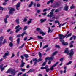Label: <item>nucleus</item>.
<instances>
[{
	"mask_svg": "<svg viewBox=\"0 0 76 76\" xmlns=\"http://www.w3.org/2000/svg\"><path fill=\"white\" fill-rule=\"evenodd\" d=\"M55 12H56V13H57V12H59V10H58V9H57L55 11Z\"/></svg>",
	"mask_w": 76,
	"mask_h": 76,
	"instance_id": "43",
	"label": "nucleus"
},
{
	"mask_svg": "<svg viewBox=\"0 0 76 76\" xmlns=\"http://www.w3.org/2000/svg\"><path fill=\"white\" fill-rule=\"evenodd\" d=\"M58 63H59V62H57L54 65H53L52 66V67L50 68L51 70H52V71L53 70V67H56V66L57 64H58Z\"/></svg>",
	"mask_w": 76,
	"mask_h": 76,
	"instance_id": "9",
	"label": "nucleus"
},
{
	"mask_svg": "<svg viewBox=\"0 0 76 76\" xmlns=\"http://www.w3.org/2000/svg\"><path fill=\"white\" fill-rule=\"evenodd\" d=\"M10 47H12L13 45V43L12 42H10Z\"/></svg>",
	"mask_w": 76,
	"mask_h": 76,
	"instance_id": "44",
	"label": "nucleus"
},
{
	"mask_svg": "<svg viewBox=\"0 0 76 76\" xmlns=\"http://www.w3.org/2000/svg\"><path fill=\"white\" fill-rule=\"evenodd\" d=\"M67 23V22H66L63 23L62 24H60L59 25V28H61V26H63V25H65V24H66V23Z\"/></svg>",
	"mask_w": 76,
	"mask_h": 76,
	"instance_id": "25",
	"label": "nucleus"
},
{
	"mask_svg": "<svg viewBox=\"0 0 76 76\" xmlns=\"http://www.w3.org/2000/svg\"><path fill=\"white\" fill-rule=\"evenodd\" d=\"M26 76V74L25 73L23 74L22 75H21L20 76Z\"/></svg>",
	"mask_w": 76,
	"mask_h": 76,
	"instance_id": "63",
	"label": "nucleus"
},
{
	"mask_svg": "<svg viewBox=\"0 0 76 76\" xmlns=\"http://www.w3.org/2000/svg\"><path fill=\"white\" fill-rule=\"evenodd\" d=\"M73 47V44H70V48H72Z\"/></svg>",
	"mask_w": 76,
	"mask_h": 76,
	"instance_id": "57",
	"label": "nucleus"
},
{
	"mask_svg": "<svg viewBox=\"0 0 76 76\" xmlns=\"http://www.w3.org/2000/svg\"><path fill=\"white\" fill-rule=\"evenodd\" d=\"M58 53V52L57 51H56L53 53V56H55L56 54H57Z\"/></svg>",
	"mask_w": 76,
	"mask_h": 76,
	"instance_id": "31",
	"label": "nucleus"
},
{
	"mask_svg": "<svg viewBox=\"0 0 76 76\" xmlns=\"http://www.w3.org/2000/svg\"><path fill=\"white\" fill-rule=\"evenodd\" d=\"M38 54L40 58H41V57H42V55L41 53L40 52H39Z\"/></svg>",
	"mask_w": 76,
	"mask_h": 76,
	"instance_id": "38",
	"label": "nucleus"
},
{
	"mask_svg": "<svg viewBox=\"0 0 76 76\" xmlns=\"http://www.w3.org/2000/svg\"><path fill=\"white\" fill-rule=\"evenodd\" d=\"M25 34V35H28V34L26 33V31H24V32L20 34L21 36V37H23V36Z\"/></svg>",
	"mask_w": 76,
	"mask_h": 76,
	"instance_id": "19",
	"label": "nucleus"
},
{
	"mask_svg": "<svg viewBox=\"0 0 76 76\" xmlns=\"http://www.w3.org/2000/svg\"><path fill=\"white\" fill-rule=\"evenodd\" d=\"M69 7V6L67 5H66L64 7V10H65L66 11H67L68 10V8Z\"/></svg>",
	"mask_w": 76,
	"mask_h": 76,
	"instance_id": "16",
	"label": "nucleus"
},
{
	"mask_svg": "<svg viewBox=\"0 0 76 76\" xmlns=\"http://www.w3.org/2000/svg\"><path fill=\"white\" fill-rule=\"evenodd\" d=\"M33 39V38H32V37H30V39H27V41H29L30 40H31V39Z\"/></svg>",
	"mask_w": 76,
	"mask_h": 76,
	"instance_id": "48",
	"label": "nucleus"
},
{
	"mask_svg": "<svg viewBox=\"0 0 76 76\" xmlns=\"http://www.w3.org/2000/svg\"><path fill=\"white\" fill-rule=\"evenodd\" d=\"M10 54L9 51H7V53H5L4 54L3 56V57L4 58V59H6L7 57V56H9V54Z\"/></svg>",
	"mask_w": 76,
	"mask_h": 76,
	"instance_id": "5",
	"label": "nucleus"
},
{
	"mask_svg": "<svg viewBox=\"0 0 76 76\" xmlns=\"http://www.w3.org/2000/svg\"><path fill=\"white\" fill-rule=\"evenodd\" d=\"M48 33H50V32H52V31L51 30V29L50 28V27H48Z\"/></svg>",
	"mask_w": 76,
	"mask_h": 76,
	"instance_id": "35",
	"label": "nucleus"
},
{
	"mask_svg": "<svg viewBox=\"0 0 76 76\" xmlns=\"http://www.w3.org/2000/svg\"><path fill=\"white\" fill-rule=\"evenodd\" d=\"M48 45H49L48 44L46 45H45L43 47V48H47L48 47Z\"/></svg>",
	"mask_w": 76,
	"mask_h": 76,
	"instance_id": "45",
	"label": "nucleus"
},
{
	"mask_svg": "<svg viewBox=\"0 0 76 76\" xmlns=\"http://www.w3.org/2000/svg\"><path fill=\"white\" fill-rule=\"evenodd\" d=\"M69 33V31H68L67 32V33L66 34L65 36L63 34H59V39H60V41L62 42V44L63 45H64L66 46V45H68V43L67 42H64V41L63 40V39H64V38L66 37L67 35V34H68Z\"/></svg>",
	"mask_w": 76,
	"mask_h": 76,
	"instance_id": "1",
	"label": "nucleus"
},
{
	"mask_svg": "<svg viewBox=\"0 0 76 76\" xmlns=\"http://www.w3.org/2000/svg\"><path fill=\"white\" fill-rule=\"evenodd\" d=\"M30 21L28 22L27 23L28 24H29V23H31V22H32V19H29Z\"/></svg>",
	"mask_w": 76,
	"mask_h": 76,
	"instance_id": "30",
	"label": "nucleus"
},
{
	"mask_svg": "<svg viewBox=\"0 0 76 76\" xmlns=\"http://www.w3.org/2000/svg\"><path fill=\"white\" fill-rule=\"evenodd\" d=\"M18 28V29L20 31V30H22V27H20V26L19 25H17L15 28V29H17Z\"/></svg>",
	"mask_w": 76,
	"mask_h": 76,
	"instance_id": "13",
	"label": "nucleus"
},
{
	"mask_svg": "<svg viewBox=\"0 0 76 76\" xmlns=\"http://www.w3.org/2000/svg\"><path fill=\"white\" fill-rule=\"evenodd\" d=\"M3 36H1L0 37V45H1V44H4L5 43H6V39H4L3 43H2V41H3V39H4Z\"/></svg>",
	"mask_w": 76,
	"mask_h": 76,
	"instance_id": "4",
	"label": "nucleus"
},
{
	"mask_svg": "<svg viewBox=\"0 0 76 76\" xmlns=\"http://www.w3.org/2000/svg\"><path fill=\"white\" fill-rule=\"evenodd\" d=\"M42 59L39 58V59L38 61V62H39V61H42Z\"/></svg>",
	"mask_w": 76,
	"mask_h": 76,
	"instance_id": "64",
	"label": "nucleus"
},
{
	"mask_svg": "<svg viewBox=\"0 0 76 76\" xmlns=\"http://www.w3.org/2000/svg\"><path fill=\"white\" fill-rule=\"evenodd\" d=\"M72 35V33H70L66 37V38H68V37H70V36H71Z\"/></svg>",
	"mask_w": 76,
	"mask_h": 76,
	"instance_id": "37",
	"label": "nucleus"
},
{
	"mask_svg": "<svg viewBox=\"0 0 76 76\" xmlns=\"http://www.w3.org/2000/svg\"><path fill=\"white\" fill-rule=\"evenodd\" d=\"M17 42L18 44H19V43H20V38H18L17 39Z\"/></svg>",
	"mask_w": 76,
	"mask_h": 76,
	"instance_id": "26",
	"label": "nucleus"
},
{
	"mask_svg": "<svg viewBox=\"0 0 76 76\" xmlns=\"http://www.w3.org/2000/svg\"><path fill=\"white\" fill-rule=\"evenodd\" d=\"M64 53H66V54H69V49H68V48H66L65 49Z\"/></svg>",
	"mask_w": 76,
	"mask_h": 76,
	"instance_id": "11",
	"label": "nucleus"
},
{
	"mask_svg": "<svg viewBox=\"0 0 76 76\" xmlns=\"http://www.w3.org/2000/svg\"><path fill=\"white\" fill-rule=\"evenodd\" d=\"M48 10V9H44L43 10V12H46V11Z\"/></svg>",
	"mask_w": 76,
	"mask_h": 76,
	"instance_id": "59",
	"label": "nucleus"
},
{
	"mask_svg": "<svg viewBox=\"0 0 76 76\" xmlns=\"http://www.w3.org/2000/svg\"><path fill=\"white\" fill-rule=\"evenodd\" d=\"M36 30L37 31H39L38 32L40 33V34H42V36H44V35H46V33L42 32V30H41L40 28H36Z\"/></svg>",
	"mask_w": 76,
	"mask_h": 76,
	"instance_id": "3",
	"label": "nucleus"
},
{
	"mask_svg": "<svg viewBox=\"0 0 76 76\" xmlns=\"http://www.w3.org/2000/svg\"><path fill=\"white\" fill-rule=\"evenodd\" d=\"M20 70H21L22 72H25V70H26V69H23V68H20Z\"/></svg>",
	"mask_w": 76,
	"mask_h": 76,
	"instance_id": "32",
	"label": "nucleus"
},
{
	"mask_svg": "<svg viewBox=\"0 0 76 76\" xmlns=\"http://www.w3.org/2000/svg\"><path fill=\"white\" fill-rule=\"evenodd\" d=\"M9 39L11 42H13V37L12 36L10 37Z\"/></svg>",
	"mask_w": 76,
	"mask_h": 76,
	"instance_id": "23",
	"label": "nucleus"
},
{
	"mask_svg": "<svg viewBox=\"0 0 76 76\" xmlns=\"http://www.w3.org/2000/svg\"><path fill=\"white\" fill-rule=\"evenodd\" d=\"M37 37L38 38V39H43V37H42L41 36H37Z\"/></svg>",
	"mask_w": 76,
	"mask_h": 76,
	"instance_id": "33",
	"label": "nucleus"
},
{
	"mask_svg": "<svg viewBox=\"0 0 76 76\" xmlns=\"http://www.w3.org/2000/svg\"><path fill=\"white\" fill-rule=\"evenodd\" d=\"M20 2H18L17 3V5H16V9L17 10H19V7H20Z\"/></svg>",
	"mask_w": 76,
	"mask_h": 76,
	"instance_id": "12",
	"label": "nucleus"
},
{
	"mask_svg": "<svg viewBox=\"0 0 76 76\" xmlns=\"http://www.w3.org/2000/svg\"><path fill=\"white\" fill-rule=\"evenodd\" d=\"M25 63L23 62V60H22L21 61V64L20 66V67H24V66H25Z\"/></svg>",
	"mask_w": 76,
	"mask_h": 76,
	"instance_id": "14",
	"label": "nucleus"
},
{
	"mask_svg": "<svg viewBox=\"0 0 76 76\" xmlns=\"http://www.w3.org/2000/svg\"><path fill=\"white\" fill-rule=\"evenodd\" d=\"M41 6V4L39 3H38L37 4V7H39Z\"/></svg>",
	"mask_w": 76,
	"mask_h": 76,
	"instance_id": "39",
	"label": "nucleus"
},
{
	"mask_svg": "<svg viewBox=\"0 0 76 76\" xmlns=\"http://www.w3.org/2000/svg\"><path fill=\"white\" fill-rule=\"evenodd\" d=\"M0 32L1 33H2V32H3V29L2 28H0Z\"/></svg>",
	"mask_w": 76,
	"mask_h": 76,
	"instance_id": "58",
	"label": "nucleus"
},
{
	"mask_svg": "<svg viewBox=\"0 0 76 76\" xmlns=\"http://www.w3.org/2000/svg\"><path fill=\"white\" fill-rule=\"evenodd\" d=\"M54 58L53 56H51V57H48L46 58V60H53Z\"/></svg>",
	"mask_w": 76,
	"mask_h": 76,
	"instance_id": "10",
	"label": "nucleus"
},
{
	"mask_svg": "<svg viewBox=\"0 0 76 76\" xmlns=\"http://www.w3.org/2000/svg\"><path fill=\"white\" fill-rule=\"evenodd\" d=\"M9 9L10 10V11L9 12V14L10 15V14H12L13 13V12H14L15 10L14 8H9Z\"/></svg>",
	"mask_w": 76,
	"mask_h": 76,
	"instance_id": "6",
	"label": "nucleus"
},
{
	"mask_svg": "<svg viewBox=\"0 0 76 76\" xmlns=\"http://www.w3.org/2000/svg\"><path fill=\"white\" fill-rule=\"evenodd\" d=\"M27 39H28V37H25L24 39V41H26V40H27Z\"/></svg>",
	"mask_w": 76,
	"mask_h": 76,
	"instance_id": "55",
	"label": "nucleus"
},
{
	"mask_svg": "<svg viewBox=\"0 0 76 76\" xmlns=\"http://www.w3.org/2000/svg\"><path fill=\"white\" fill-rule=\"evenodd\" d=\"M24 45H25V43H23L21 46L19 48H22L24 47Z\"/></svg>",
	"mask_w": 76,
	"mask_h": 76,
	"instance_id": "46",
	"label": "nucleus"
},
{
	"mask_svg": "<svg viewBox=\"0 0 76 76\" xmlns=\"http://www.w3.org/2000/svg\"><path fill=\"white\" fill-rule=\"evenodd\" d=\"M15 56V54H14V53H12V56H11V58H12V57H14Z\"/></svg>",
	"mask_w": 76,
	"mask_h": 76,
	"instance_id": "47",
	"label": "nucleus"
},
{
	"mask_svg": "<svg viewBox=\"0 0 76 76\" xmlns=\"http://www.w3.org/2000/svg\"><path fill=\"white\" fill-rule=\"evenodd\" d=\"M50 18H52V17H53V16H54V13L53 12H51L50 13Z\"/></svg>",
	"mask_w": 76,
	"mask_h": 76,
	"instance_id": "21",
	"label": "nucleus"
},
{
	"mask_svg": "<svg viewBox=\"0 0 76 76\" xmlns=\"http://www.w3.org/2000/svg\"><path fill=\"white\" fill-rule=\"evenodd\" d=\"M75 8V7L74 6H71L70 7L71 9H74Z\"/></svg>",
	"mask_w": 76,
	"mask_h": 76,
	"instance_id": "60",
	"label": "nucleus"
},
{
	"mask_svg": "<svg viewBox=\"0 0 76 76\" xmlns=\"http://www.w3.org/2000/svg\"><path fill=\"white\" fill-rule=\"evenodd\" d=\"M64 73H66V69H67V67L65 66L64 67Z\"/></svg>",
	"mask_w": 76,
	"mask_h": 76,
	"instance_id": "28",
	"label": "nucleus"
},
{
	"mask_svg": "<svg viewBox=\"0 0 76 76\" xmlns=\"http://www.w3.org/2000/svg\"><path fill=\"white\" fill-rule=\"evenodd\" d=\"M40 69L41 70H42L43 69H45V67H41L40 68Z\"/></svg>",
	"mask_w": 76,
	"mask_h": 76,
	"instance_id": "62",
	"label": "nucleus"
},
{
	"mask_svg": "<svg viewBox=\"0 0 76 76\" xmlns=\"http://www.w3.org/2000/svg\"><path fill=\"white\" fill-rule=\"evenodd\" d=\"M61 3L60 2H56L54 6V7H58L60 5Z\"/></svg>",
	"mask_w": 76,
	"mask_h": 76,
	"instance_id": "8",
	"label": "nucleus"
},
{
	"mask_svg": "<svg viewBox=\"0 0 76 76\" xmlns=\"http://www.w3.org/2000/svg\"><path fill=\"white\" fill-rule=\"evenodd\" d=\"M0 68L1 69V71H3V70L5 69L4 68V67H3V64H1L0 65Z\"/></svg>",
	"mask_w": 76,
	"mask_h": 76,
	"instance_id": "15",
	"label": "nucleus"
},
{
	"mask_svg": "<svg viewBox=\"0 0 76 76\" xmlns=\"http://www.w3.org/2000/svg\"><path fill=\"white\" fill-rule=\"evenodd\" d=\"M47 20L46 19H41L40 20V21L41 22V23H43V22H45Z\"/></svg>",
	"mask_w": 76,
	"mask_h": 76,
	"instance_id": "20",
	"label": "nucleus"
},
{
	"mask_svg": "<svg viewBox=\"0 0 76 76\" xmlns=\"http://www.w3.org/2000/svg\"><path fill=\"white\" fill-rule=\"evenodd\" d=\"M33 61H38V60L37 58H35L33 59Z\"/></svg>",
	"mask_w": 76,
	"mask_h": 76,
	"instance_id": "41",
	"label": "nucleus"
},
{
	"mask_svg": "<svg viewBox=\"0 0 76 76\" xmlns=\"http://www.w3.org/2000/svg\"><path fill=\"white\" fill-rule=\"evenodd\" d=\"M4 8L3 7L0 6V10H3L4 9Z\"/></svg>",
	"mask_w": 76,
	"mask_h": 76,
	"instance_id": "53",
	"label": "nucleus"
},
{
	"mask_svg": "<svg viewBox=\"0 0 76 76\" xmlns=\"http://www.w3.org/2000/svg\"><path fill=\"white\" fill-rule=\"evenodd\" d=\"M27 28H28V26H25L24 27V28L23 29V31H25V30H26V29H27Z\"/></svg>",
	"mask_w": 76,
	"mask_h": 76,
	"instance_id": "36",
	"label": "nucleus"
},
{
	"mask_svg": "<svg viewBox=\"0 0 76 76\" xmlns=\"http://www.w3.org/2000/svg\"><path fill=\"white\" fill-rule=\"evenodd\" d=\"M7 18H5L4 19V22H5V23H8V22L7 21Z\"/></svg>",
	"mask_w": 76,
	"mask_h": 76,
	"instance_id": "34",
	"label": "nucleus"
},
{
	"mask_svg": "<svg viewBox=\"0 0 76 76\" xmlns=\"http://www.w3.org/2000/svg\"><path fill=\"white\" fill-rule=\"evenodd\" d=\"M23 56L26 58H28L29 57V55L28 54H24Z\"/></svg>",
	"mask_w": 76,
	"mask_h": 76,
	"instance_id": "24",
	"label": "nucleus"
},
{
	"mask_svg": "<svg viewBox=\"0 0 76 76\" xmlns=\"http://www.w3.org/2000/svg\"><path fill=\"white\" fill-rule=\"evenodd\" d=\"M15 22L17 25H19V18H18L17 19H16Z\"/></svg>",
	"mask_w": 76,
	"mask_h": 76,
	"instance_id": "17",
	"label": "nucleus"
},
{
	"mask_svg": "<svg viewBox=\"0 0 76 76\" xmlns=\"http://www.w3.org/2000/svg\"><path fill=\"white\" fill-rule=\"evenodd\" d=\"M72 61H70L68 63H67L66 64V65L67 66H68V65H69V64H72Z\"/></svg>",
	"mask_w": 76,
	"mask_h": 76,
	"instance_id": "27",
	"label": "nucleus"
},
{
	"mask_svg": "<svg viewBox=\"0 0 76 76\" xmlns=\"http://www.w3.org/2000/svg\"><path fill=\"white\" fill-rule=\"evenodd\" d=\"M73 51V49H72L70 51L69 53H68V54H69V56H72L74 54V52Z\"/></svg>",
	"mask_w": 76,
	"mask_h": 76,
	"instance_id": "7",
	"label": "nucleus"
},
{
	"mask_svg": "<svg viewBox=\"0 0 76 76\" xmlns=\"http://www.w3.org/2000/svg\"><path fill=\"white\" fill-rule=\"evenodd\" d=\"M20 31L18 29H16V31H15V33H18V32H19Z\"/></svg>",
	"mask_w": 76,
	"mask_h": 76,
	"instance_id": "52",
	"label": "nucleus"
},
{
	"mask_svg": "<svg viewBox=\"0 0 76 76\" xmlns=\"http://www.w3.org/2000/svg\"><path fill=\"white\" fill-rule=\"evenodd\" d=\"M45 60H46L42 64V66H44L45 65L46 63L47 62V60H46V58L45 59Z\"/></svg>",
	"mask_w": 76,
	"mask_h": 76,
	"instance_id": "22",
	"label": "nucleus"
},
{
	"mask_svg": "<svg viewBox=\"0 0 76 76\" xmlns=\"http://www.w3.org/2000/svg\"><path fill=\"white\" fill-rule=\"evenodd\" d=\"M72 37H73V38L74 39V40H76V36H75V35H73L72 36Z\"/></svg>",
	"mask_w": 76,
	"mask_h": 76,
	"instance_id": "40",
	"label": "nucleus"
},
{
	"mask_svg": "<svg viewBox=\"0 0 76 76\" xmlns=\"http://www.w3.org/2000/svg\"><path fill=\"white\" fill-rule=\"evenodd\" d=\"M9 16H10V15H6V18L7 19V18H9Z\"/></svg>",
	"mask_w": 76,
	"mask_h": 76,
	"instance_id": "61",
	"label": "nucleus"
},
{
	"mask_svg": "<svg viewBox=\"0 0 76 76\" xmlns=\"http://www.w3.org/2000/svg\"><path fill=\"white\" fill-rule=\"evenodd\" d=\"M34 69H30L27 72V73H32V72H34Z\"/></svg>",
	"mask_w": 76,
	"mask_h": 76,
	"instance_id": "18",
	"label": "nucleus"
},
{
	"mask_svg": "<svg viewBox=\"0 0 76 76\" xmlns=\"http://www.w3.org/2000/svg\"><path fill=\"white\" fill-rule=\"evenodd\" d=\"M15 69H13L12 68H10L6 72V73H11V74H13V76H15Z\"/></svg>",
	"mask_w": 76,
	"mask_h": 76,
	"instance_id": "2",
	"label": "nucleus"
},
{
	"mask_svg": "<svg viewBox=\"0 0 76 76\" xmlns=\"http://www.w3.org/2000/svg\"><path fill=\"white\" fill-rule=\"evenodd\" d=\"M38 62V61H35L34 63V66H35L36 65V64H37V63Z\"/></svg>",
	"mask_w": 76,
	"mask_h": 76,
	"instance_id": "49",
	"label": "nucleus"
},
{
	"mask_svg": "<svg viewBox=\"0 0 76 76\" xmlns=\"http://www.w3.org/2000/svg\"><path fill=\"white\" fill-rule=\"evenodd\" d=\"M46 72H49V71L50 70V68H48L47 69H46Z\"/></svg>",
	"mask_w": 76,
	"mask_h": 76,
	"instance_id": "42",
	"label": "nucleus"
},
{
	"mask_svg": "<svg viewBox=\"0 0 76 76\" xmlns=\"http://www.w3.org/2000/svg\"><path fill=\"white\" fill-rule=\"evenodd\" d=\"M34 4L33 2H31L30 4L29 5V7H31Z\"/></svg>",
	"mask_w": 76,
	"mask_h": 76,
	"instance_id": "29",
	"label": "nucleus"
},
{
	"mask_svg": "<svg viewBox=\"0 0 76 76\" xmlns=\"http://www.w3.org/2000/svg\"><path fill=\"white\" fill-rule=\"evenodd\" d=\"M55 47L56 48H60V46L59 45H56Z\"/></svg>",
	"mask_w": 76,
	"mask_h": 76,
	"instance_id": "50",
	"label": "nucleus"
},
{
	"mask_svg": "<svg viewBox=\"0 0 76 76\" xmlns=\"http://www.w3.org/2000/svg\"><path fill=\"white\" fill-rule=\"evenodd\" d=\"M50 50V48H48L46 50V52H47V51H49Z\"/></svg>",
	"mask_w": 76,
	"mask_h": 76,
	"instance_id": "56",
	"label": "nucleus"
},
{
	"mask_svg": "<svg viewBox=\"0 0 76 76\" xmlns=\"http://www.w3.org/2000/svg\"><path fill=\"white\" fill-rule=\"evenodd\" d=\"M22 73H23L22 72L19 73L18 74L17 76H20V75H22Z\"/></svg>",
	"mask_w": 76,
	"mask_h": 76,
	"instance_id": "51",
	"label": "nucleus"
},
{
	"mask_svg": "<svg viewBox=\"0 0 76 76\" xmlns=\"http://www.w3.org/2000/svg\"><path fill=\"white\" fill-rule=\"evenodd\" d=\"M64 59V58H62L60 59V61H63Z\"/></svg>",
	"mask_w": 76,
	"mask_h": 76,
	"instance_id": "54",
	"label": "nucleus"
}]
</instances>
